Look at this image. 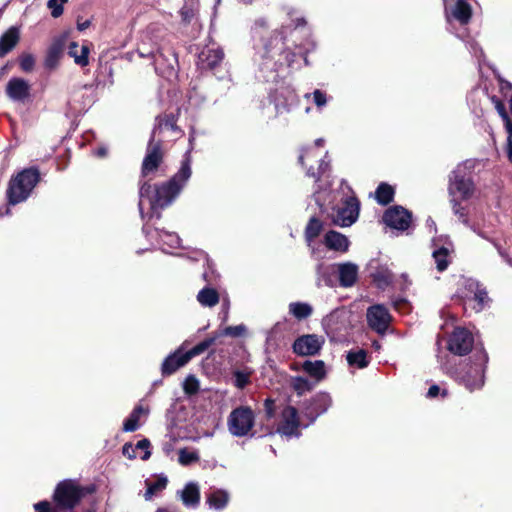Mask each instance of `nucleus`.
I'll return each instance as SVG.
<instances>
[{"label": "nucleus", "mask_w": 512, "mask_h": 512, "mask_svg": "<svg viewBox=\"0 0 512 512\" xmlns=\"http://www.w3.org/2000/svg\"><path fill=\"white\" fill-rule=\"evenodd\" d=\"M192 174L190 153L186 152L181 162L178 172L168 181L161 184L152 185L149 181H143L139 188L140 198L149 200L151 209V218L160 219L161 211L170 206L180 194L186 182Z\"/></svg>", "instance_id": "f257e3e1"}, {"label": "nucleus", "mask_w": 512, "mask_h": 512, "mask_svg": "<svg viewBox=\"0 0 512 512\" xmlns=\"http://www.w3.org/2000/svg\"><path fill=\"white\" fill-rule=\"evenodd\" d=\"M474 362L460 363L451 371L452 377L469 391L480 389L484 385V374L488 362L487 352L481 348L474 353Z\"/></svg>", "instance_id": "f03ea898"}, {"label": "nucleus", "mask_w": 512, "mask_h": 512, "mask_svg": "<svg viewBox=\"0 0 512 512\" xmlns=\"http://www.w3.org/2000/svg\"><path fill=\"white\" fill-rule=\"evenodd\" d=\"M40 180L41 173L36 166L25 168L12 176L6 191L8 203L16 205L25 201Z\"/></svg>", "instance_id": "7ed1b4c3"}, {"label": "nucleus", "mask_w": 512, "mask_h": 512, "mask_svg": "<svg viewBox=\"0 0 512 512\" xmlns=\"http://www.w3.org/2000/svg\"><path fill=\"white\" fill-rule=\"evenodd\" d=\"M285 30L275 31L270 40L263 45L261 50L258 52L260 54V59L270 60L273 59L275 55H283V60L287 62V64H308V53L304 51L301 47H296V51H290L285 49Z\"/></svg>", "instance_id": "20e7f679"}, {"label": "nucleus", "mask_w": 512, "mask_h": 512, "mask_svg": "<svg viewBox=\"0 0 512 512\" xmlns=\"http://www.w3.org/2000/svg\"><path fill=\"white\" fill-rule=\"evenodd\" d=\"M216 342V336H210L188 351H184L182 344L173 353L169 354L161 365V374L164 377L174 374L179 368L185 366L193 357L204 353Z\"/></svg>", "instance_id": "39448f33"}, {"label": "nucleus", "mask_w": 512, "mask_h": 512, "mask_svg": "<svg viewBox=\"0 0 512 512\" xmlns=\"http://www.w3.org/2000/svg\"><path fill=\"white\" fill-rule=\"evenodd\" d=\"M255 415L248 406H240L233 409L228 417V427L232 435L236 437L246 436L253 428Z\"/></svg>", "instance_id": "423d86ee"}, {"label": "nucleus", "mask_w": 512, "mask_h": 512, "mask_svg": "<svg viewBox=\"0 0 512 512\" xmlns=\"http://www.w3.org/2000/svg\"><path fill=\"white\" fill-rule=\"evenodd\" d=\"M95 70L93 71V74L95 76L92 83H86L84 84L83 88L74 90L71 93V96L68 100V104L70 105L71 109L81 112L83 110H86L87 107L91 105L93 102V99L91 95H85L83 89H86L88 86H98L100 84H103L105 82V72L107 71L108 66H93Z\"/></svg>", "instance_id": "0eeeda50"}, {"label": "nucleus", "mask_w": 512, "mask_h": 512, "mask_svg": "<svg viewBox=\"0 0 512 512\" xmlns=\"http://www.w3.org/2000/svg\"><path fill=\"white\" fill-rule=\"evenodd\" d=\"M164 160L163 141L154 139V135L150 136L146 155L141 165V176L148 177L155 173Z\"/></svg>", "instance_id": "6e6552de"}, {"label": "nucleus", "mask_w": 512, "mask_h": 512, "mask_svg": "<svg viewBox=\"0 0 512 512\" xmlns=\"http://www.w3.org/2000/svg\"><path fill=\"white\" fill-rule=\"evenodd\" d=\"M473 346L474 336L465 327H455L447 341V349L458 356L467 355L472 351Z\"/></svg>", "instance_id": "1a4fd4ad"}, {"label": "nucleus", "mask_w": 512, "mask_h": 512, "mask_svg": "<svg viewBox=\"0 0 512 512\" xmlns=\"http://www.w3.org/2000/svg\"><path fill=\"white\" fill-rule=\"evenodd\" d=\"M359 212L360 201L357 196L346 197L342 202V207L337 208L333 223L341 227H349L357 221Z\"/></svg>", "instance_id": "9d476101"}, {"label": "nucleus", "mask_w": 512, "mask_h": 512, "mask_svg": "<svg viewBox=\"0 0 512 512\" xmlns=\"http://www.w3.org/2000/svg\"><path fill=\"white\" fill-rule=\"evenodd\" d=\"M324 339L316 334H305L297 337L293 344L292 350L298 356H315L318 355Z\"/></svg>", "instance_id": "9b49d317"}, {"label": "nucleus", "mask_w": 512, "mask_h": 512, "mask_svg": "<svg viewBox=\"0 0 512 512\" xmlns=\"http://www.w3.org/2000/svg\"><path fill=\"white\" fill-rule=\"evenodd\" d=\"M449 192L451 195L459 194L461 199H469L474 192V183L464 170H455L449 177Z\"/></svg>", "instance_id": "f8f14e48"}, {"label": "nucleus", "mask_w": 512, "mask_h": 512, "mask_svg": "<svg viewBox=\"0 0 512 512\" xmlns=\"http://www.w3.org/2000/svg\"><path fill=\"white\" fill-rule=\"evenodd\" d=\"M383 221L393 229L405 231L412 222V213L402 206H392L384 212Z\"/></svg>", "instance_id": "ddd939ff"}, {"label": "nucleus", "mask_w": 512, "mask_h": 512, "mask_svg": "<svg viewBox=\"0 0 512 512\" xmlns=\"http://www.w3.org/2000/svg\"><path fill=\"white\" fill-rule=\"evenodd\" d=\"M366 317L369 327L378 334L387 331L392 319L388 309L381 304L370 306L367 309Z\"/></svg>", "instance_id": "4468645a"}, {"label": "nucleus", "mask_w": 512, "mask_h": 512, "mask_svg": "<svg viewBox=\"0 0 512 512\" xmlns=\"http://www.w3.org/2000/svg\"><path fill=\"white\" fill-rule=\"evenodd\" d=\"M300 420L295 407L288 405L281 412V419L277 426V432L281 435L291 437L298 436Z\"/></svg>", "instance_id": "2eb2a0df"}, {"label": "nucleus", "mask_w": 512, "mask_h": 512, "mask_svg": "<svg viewBox=\"0 0 512 512\" xmlns=\"http://www.w3.org/2000/svg\"><path fill=\"white\" fill-rule=\"evenodd\" d=\"M330 405L331 397L328 393H317L305 407V415L310 421H314L318 416L325 413Z\"/></svg>", "instance_id": "dca6fc26"}, {"label": "nucleus", "mask_w": 512, "mask_h": 512, "mask_svg": "<svg viewBox=\"0 0 512 512\" xmlns=\"http://www.w3.org/2000/svg\"><path fill=\"white\" fill-rule=\"evenodd\" d=\"M181 113V108L178 107L176 112L163 113L156 117V124L152 130L151 135H154V139H156V134L161 133L163 129H170L173 132L182 134V129L177 125L178 118Z\"/></svg>", "instance_id": "f3484780"}, {"label": "nucleus", "mask_w": 512, "mask_h": 512, "mask_svg": "<svg viewBox=\"0 0 512 512\" xmlns=\"http://www.w3.org/2000/svg\"><path fill=\"white\" fill-rule=\"evenodd\" d=\"M472 16V7L467 0H456V2L446 9V17L448 21L452 19L461 25L469 23Z\"/></svg>", "instance_id": "a211bd4d"}, {"label": "nucleus", "mask_w": 512, "mask_h": 512, "mask_svg": "<svg viewBox=\"0 0 512 512\" xmlns=\"http://www.w3.org/2000/svg\"><path fill=\"white\" fill-rule=\"evenodd\" d=\"M6 94L14 101L23 102L30 96V85L22 78H11L6 85Z\"/></svg>", "instance_id": "6ab92c4d"}, {"label": "nucleus", "mask_w": 512, "mask_h": 512, "mask_svg": "<svg viewBox=\"0 0 512 512\" xmlns=\"http://www.w3.org/2000/svg\"><path fill=\"white\" fill-rule=\"evenodd\" d=\"M270 98L274 102L276 111L278 113L282 110L289 109V106L296 100V94L291 87L286 86L275 89V91L270 94Z\"/></svg>", "instance_id": "aec40b11"}, {"label": "nucleus", "mask_w": 512, "mask_h": 512, "mask_svg": "<svg viewBox=\"0 0 512 512\" xmlns=\"http://www.w3.org/2000/svg\"><path fill=\"white\" fill-rule=\"evenodd\" d=\"M67 39L68 35L66 33H63L53 38L51 44L47 49L44 64H57L62 59Z\"/></svg>", "instance_id": "412c9836"}, {"label": "nucleus", "mask_w": 512, "mask_h": 512, "mask_svg": "<svg viewBox=\"0 0 512 512\" xmlns=\"http://www.w3.org/2000/svg\"><path fill=\"white\" fill-rule=\"evenodd\" d=\"M324 244L328 249L342 253L347 252L349 248L348 238L335 230H330L325 234Z\"/></svg>", "instance_id": "4be33fe9"}, {"label": "nucleus", "mask_w": 512, "mask_h": 512, "mask_svg": "<svg viewBox=\"0 0 512 512\" xmlns=\"http://www.w3.org/2000/svg\"><path fill=\"white\" fill-rule=\"evenodd\" d=\"M468 289L473 293V297L470 299V301L474 302L472 308L477 312L482 311L490 301L486 289L475 281L469 282Z\"/></svg>", "instance_id": "5701e85b"}, {"label": "nucleus", "mask_w": 512, "mask_h": 512, "mask_svg": "<svg viewBox=\"0 0 512 512\" xmlns=\"http://www.w3.org/2000/svg\"><path fill=\"white\" fill-rule=\"evenodd\" d=\"M339 282L342 287H351L358 276V266L347 262L338 265Z\"/></svg>", "instance_id": "b1692460"}, {"label": "nucleus", "mask_w": 512, "mask_h": 512, "mask_svg": "<svg viewBox=\"0 0 512 512\" xmlns=\"http://www.w3.org/2000/svg\"><path fill=\"white\" fill-rule=\"evenodd\" d=\"M19 38H20L19 29L16 27H10L0 37V56H4L8 52H10L18 43Z\"/></svg>", "instance_id": "393cba45"}, {"label": "nucleus", "mask_w": 512, "mask_h": 512, "mask_svg": "<svg viewBox=\"0 0 512 512\" xmlns=\"http://www.w3.org/2000/svg\"><path fill=\"white\" fill-rule=\"evenodd\" d=\"M301 367L304 372L317 381H321L326 377L325 363L322 360H306L302 363Z\"/></svg>", "instance_id": "a878e982"}, {"label": "nucleus", "mask_w": 512, "mask_h": 512, "mask_svg": "<svg viewBox=\"0 0 512 512\" xmlns=\"http://www.w3.org/2000/svg\"><path fill=\"white\" fill-rule=\"evenodd\" d=\"M346 360L350 367H355L358 369H364L370 363L368 352L364 349L348 351L346 355Z\"/></svg>", "instance_id": "bb28decb"}, {"label": "nucleus", "mask_w": 512, "mask_h": 512, "mask_svg": "<svg viewBox=\"0 0 512 512\" xmlns=\"http://www.w3.org/2000/svg\"><path fill=\"white\" fill-rule=\"evenodd\" d=\"M148 411L142 405H136L129 416L124 420L122 430L124 432H135L140 427V417Z\"/></svg>", "instance_id": "cd10ccee"}, {"label": "nucleus", "mask_w": 512, "mask_h": 512, "mask_svg": "<svg viewBox=\"0 0 512 512\" xmlns=\"http://www.w3.org/2000/svg\"><path fill=\"white\" fill-rule=\"evenodd\" d=\"M395 189L386 182H381L375 191V199L378 204L386 206L394 200Z\"/></svg>", "instance_id": "c85d7f7f"}, {"label": "nucleus", "mask_w": 512, "mask_h": 512, "mask_svg": "<svg viewBox=\"0 0 512 512\" xmlns=\"http://www.w3.org/2000/svg\"><path fill=\"white\" fill-rule=\"evenodd\" d=\"M181 499L185 506H197L200 502V491L198 486L194 483H188L182 491Z\"/></svg>", "instance_id": "c756f323"}, {"label": "nucleus", "mask_w": 512, "mask_h": 512, "mask_svg": "<svg viewBox=\"0 0 512 512\" xmlns=\"http://www.w3.org/2000/svg\"><path fill=\"white\" fill-rule=\"evenodd\" d=\"M219 293L215 288L205 287L198 292L197 300L202 306L213 307L219 303Z\"/></svg>", "instance_id": "7c9ffc66"}, {"label": "nucleus", "mask_w": 512, "mask_h": 512, "mask_svg": "<svg viewBox=\"0 0 512 512\" xmlns=\"http://www.w3.org/2000/svg\"><path fill=\"white\" fill-rule=\"evenodd\" d=\"M67 53L74 59L76 64H88L89 47L87 45L80 47L78 43L71 42Z\"/></svg>", "instance_id": "2f4dec72"}, {"label": "nucleus", "mask_w": 512, "mask_h": 512, "mask_svg": "<svg viewBox=\"0 0 512 512\" xmlns=\"http://www.w3.org/2000/svg\"><path fill=\"white\" fill-rule=\"evenodd\" d=\"M229 501V495L224 490H214L207 495V503L216 510H222Z\"/></svg>", "instance_id": "473e14b6"}, {"label": "nucleus", "mask_w": 512, "mask_h": 512, "mask_svg": "<svg viewBox=\"0 0 512 512\" xmlns=\"http://www.w3.org/2000/svg\"><path fill=\"white\" fill-rule=\"evenodd\" d=\"M432 256L436 263V268L439 272L445 271L451 263L450 251L444 246L434 250Z\"/></svg>", "instance_id": "72a5a7b5"}, {"label": "nucleus", "mask_w": 512, "mask_h": 512, "mask_svg": "<svg viewBox=\"0 0 512 512\" xmlns=\"http://www.w3.org/2000/svg\"><path fill=\"white\" fill-rule=\"evenodd\" d=\"M224 59V52L221 48H208L202 51L199 60L202 64H219Z\"/></svg>", "instance_id": "f704fd0d"}, {"label": "nucleus", "mask_w": 512, "mask_h": 512, "mask_svg": "<svg viewBox=\"0 0 512 512\" xmlns=\"http://www.w3.org/2000/svg\"><path fill=\"white\" fill-rule=\"evenodd\" d=\"M323 230V223L317 217H311L305 228V239L307 242L315 240Z\"/></svg>", "instance_id": "c9c22d12"}, {"label": "nucleus", "mask_w": 512, "mask_h": 512, "mask_svg": "<svg viewBox=\"0 0 512 512\" xmlns=\"http://www.w3.org/2000/svg\"><path fill=\"white\" fill-rule=\"evenodd\" d=\"M289 312L298 320H303L308 318L313 310L312 307L303 302H293L289 305Z\"/></svg>", "instance_id": "e433bc0d"}, {"label": "nucleus", "mask_w": 512, "mask_h": 512, "mask_svg": "<svg viewBox=\"0 0 512 512\" xmlns=\"http://www.w3.org/2000/svg\"><path fill=\"white\" fill-rule=\"evenodd\" d=\"M373 282L380 289H385L393 282V274L388 270H377L371 274Z\"/></svg>", "instance_id": "4c0bfd02"}, {"label": "nucleus", "mask_w": 512, "mask_h": 512, "mask_svg": "<svg viewBox=\"0 0 512 512\" xmlns=\"http://www.w3.org/2000/svg\"><path fill=\"white\" fill-rule=\"evenodd\" d=\"M253 371L251 369L235 370L233 371L234 386L238 389H244L251 383V375Z\"/></svg>", "instance_id": "58836bf2"}, {"label": "nucleus", "mask_w": 512, "mask_h": 512, "mask_svg": "<svg viewBox=\"0 0 512 512\" xmlns=\"http://www.w3.org/2000/svg\"><path fill=\"white\" fill-rule=\"evenodd\" d=\"M291 387L297 395L302 396L313 389V383L305 377L297 376L292 379Z\"/></svg>", "instance_id": "ea45409f"}, {"label": "nucleus", "mask_w": 512, "mask_h": 512, "mask_svg": "<svg viewBox=\"0 0 512 512\" xmlns=\"http://www.w3.org/2000/svg\"><path fill=\"white\" fill-rule=\"evenodd\" d=\"M168 483V480L166 477H160L154 482H147V489L145 492V499L149 500L152 498L154 494H156L158 491H162L166 488Z\"/></svg>", "instance_id": "a19ab883"}, {"label": "nucleus", "mask_w": 512, "mask_h": 512, "mask_svg": "<svg viewBox=\"0 0 512 512\" xmlns=\"http://www.w3.org/2000/svg\"><path fill=\"white\" fill-rule=\"evenodd\" d=\"M178 461L183 466H188L192 463L199 461V455L196 451H189L186 448L179 450Z\"/></svg>", "instance_id": "79ce46f5"}, {"label": "nucleus", "mask_w": 512, "mask_h": 512, "mask_svg": "<svg viewBox=\"0 0 512 512\" xmlns=\"http://www.w3.org/2000/svg\"><path fill=\"white\" fill-rule=\"evenodd\" d=\"M200 389L199 381L194 375H188L183 383V390L187 395H195Z\"/></svg>", "instance_id": "37998d69"}, {"label": "nucleus", "mask_w": 512, "mask_h": 512, "mask_svg": "<svg viewBox=\"0 0 512 512\" xmlns=\"http://www.w3.org/2000/svg\"><path fill=\"white\" fill-rule=\"evenodd\" d=\"M246 332V327L244 324H240L237 326H228L224 328L219 334H215L216 339L219 336H230V337H241Z\"/></svg>", "instance_id": "c03bdc74"}, {"label": "nucleus", "mask_w": 512, "mask_h": 512, "mask_svg": "<svg viewBox=\"0 0 512 512\" xmlns=\"http://www.w3.org/2000/svg\"><path fill=\"white\" fill-rule=\"evenodd\" d=\"M451 203H452V209H453L454 214L464 224H467L468 221H469L467 208L462 206L461 203L458 200H456V199H452Z\"/></svg>", "instance_id": "a18cd8bd"}, {"label": "nucleus", "mask_w": 512, "mask_h": 512, "mask_svg": "<svg viewBox=\"0 0 512 512\" xmlns=\"http://www.w3.org/2000/svg\"><path fill=\"white\" fill-rule=\"evenodd\" d=\"M67 0H48L47 6L51 9V15L54 18L59 17L63 13V4Z\"/></svg>", "instance_id": "49530a36"}, {"label": "nucleus", "mask_w": 512, "mask_h": 512, "mask_svg": "<svg viewBox=\"0 0 512 512\" xmlns=\"http://www.w3.org/2000/svg\"><path fill=\"white\" fill-rule=\"evenodd\" d=\"M492 101L495 105V108H496L498 114L502 118L503 122L508 121L510 119V116L506 110L505 103L500 98H498L496 96L492 97Z\"/></svg>", "instance_id": "de8ad7c7"}, {"label": "nucleus", "mask_w": 512, "mask_h": 512, "mask_svg": "<svg viewBox=\"0 0 512 512\" xmlns=\"http://www.w3.org/2000/svg\"><path fill=\"white\" fill-rule=\"evenodd\" d=\"M150 446H151V443H150L149 439L144 438L142 440H139L134 447L135 451L137 449L144 451V454L141 456V459L144 461L148 460L151 456Z\"/></svg>", "instance_id": "09e8293b"}, {"label": "nucleus", "mask_w": 512, "mask_h": 512, "mask_svg": "<svg viewBox=\"0 0 512 512\" xmlns=\"http://www.w3.org/2000/svg\"><path fill=\"white\" fill-rule=\"evenodd\" d=\"M35 512H61L60 510H57V507L55 504H51L47 500H43L40 502H37L34 504Z\"/></svg>", "instance_id": "8fccbe9b"}, {"label": "nucleus", "mask_w": 512, "mask_h": 512, "mask_svg": "<svg viewBox=\"0 0 512 512\" xmlns=\"http://www.w3.org/2000/svg\"><path fill=\"white\" fill-rule=\"evenodd\" d=\"M313 100L317 107H323L327 103L326 94L319 89L313 92Z\"/></svg>", "instance_id": "3c124183"}, {"label": "nucleus", "mask_w": 512, "mask_h": 512, "mask_svg": "<svg viewBox=\"0 0 512 512\" xmlns=\"http://www.w3.org/2000/svg\"><path fill=\"white\" fill-rule=\"evenodd\" d=\"M122 454L130 460H134L137 457L135 448L133 447L131 442H127L123 445Z\"/></svg>", "instance_id": "603ef678"}, {"label": "nucleus", "mask_w": 512, "mask_h": 512, "mask_svg": "<svg viewBox=\"0 0 512 512\" xmlns=\"http://www.w3.org/2000/svg\"><path fill=\"white\" fill-rule=\"evenodd\" d=\"M264 409L268 419H271L275 415V401L271 398H267L264 402Z\"/></svg>", "instance_id": "864d4df0"}, {"label": "nucleus", "mask_w": 512, "mask_h": 512, "mask_svg": "<svg viewBox=\"0 0 512 512\" xmlns=\"http://www.w3.org/2000/svg\"><path fill=\"white\" fill-rule=\"evenodd\" d=\"M330 169L329 162H326L324 159L320 160L319 166L317 168V172L319 173L320 178Z\"/></svg>", "instance_id": "5fc2aeb1"}, {"label": "nucleus", "mask_w": 512, "mask_h": 512, "mask_svg": "<svg viewBox=\"0 0 512 512\" xmlns=\"http://www.w3.org/2000/svg\"><path fill=\"white\" fill-rule=\"evenodd\" d=\"M440 394V387L436 384L431 385L427 392V398H435Z\"/></svg>", "instance_id": "6e6d98bb"}, {"label": "nucleus", "mask_w": 512, "mask_h": 512, "mask_svg": "<svg viewBox=\"0 0 512 512\" xmlns=\"http://www.w3.org/2000/svg\"><path fill=\"white\" fill-rule=\"evenodd\" d=\"M181 14L185 21H190L191 18L193 17V10L187 7H183L181 9Z\"/></svg>", "instance_id": "4d7b16f0"}, {"label": "nucleus", "mask_w": 512, "mask_h": 512, "mask_svg": "<svg viewBox=\"0 0 512 512\" xmlns=\"http://www.w3.org/2000/svg\"><path fill=\"white\" fill-rule=\"evenodd\" d=\"M34 57L31 54H23L20 58V64H34Z\"/></svg>", "instance_id": "13d9d810"}, {"label": "nucleus", "mask_w": 512, "mask_h": 512, "mask_svg": "<svg viewBox=\"0 0 512 512\" xmlns=\"http://www.w3.org/2000/svg\"><path fill=\"white\" fill-rule=\"evenodd\" d=\"M107 154H108V150L104 146L98 147L94 151V155L99 158H104L105 156H107Z\"/></svg>", "instance_id": "bf43d9fd"}, {"label": "nucleus", "mask_w": 512, "mask_h": 512, "mask_svg": "<svg viewBox=\"0 0 512 512\" xmlns=\"http://www.w3.org/2000/svg\"><path fill=\"white\" fill-rule=\"evenodd\" d=\"M306 174H307V176L313 178L315 182H319L320 181L319 173L317 171H315L313 167H310L307 170Z\"/></svg>", "instance_id": "052dcab7"}, {"label": "nucleus", "mask_w": 512, "mask_h": 512, "mask_svg": "<svg viewBox=\"0 0 512 512\" xmlns=\"http://www.w3.org/2000/svg\"><path fill=\"white\" fill-rule=\"evenodd\" d=\"M306 26V20L304 18H297L294 20V28L295 30L299 28H304Z\"/></svg>", "instance_id": "680f3d73"}, {"label": "nucleus", "mask_w": 512, "mask_h": 512, "mask_svg": "<svg viewBox=\"0 0 512 512\" xmlns=\"http://www.w3.org/2000/svg\"><path fill=\"white\" fill-rule=\"evenodd\" d=\"M89 26H90V21L89 20H84L82 22L78 20V22H77V28H78L79 31H84Z\"/></svg>", "instance_id": "e2e57ef3"}, {"label": "nucleus", "mask_w": 512, "mask_h": 512, "mask_svg": "<svg viewBox=\"0 0 512 512\" xmlns=\"http://www.w3.org/2000/svg\"><path fill=\"white\" fill-rule=\"evenodd\" d=\"M506 150H507L508 159L512 163V139H510V138H507Z\"/></svg>", "instance_id": "0e129e2a"}, {"label": "nucleus", "mask_w": 512, "mask_h": 512, "mask_svg": "<svg viewBox=\"0 0 512 512\" xmlns=\"http://www.w3.org/2000/svg\"><path fill=\"white\" fill-rule=\"evenodd\" d=\"M504 125L509 134L508 138L512 139V120L509 119L508 121L504 122Z\"/></svg>", "instance_id": "69168bd1"}, {"label": "nucleus", "mask_w": 512, "mask_h": 512, "mask_svg": "<svg viewBox=\"0 0 512 512\" xmlns=\"http://www.w3.org/2000/svg\"><path fill=\"white\" fill-rule=\"evenodd\" d=\"M499 82H500V87L501 89H505V88H508V89H511L512 88V85L510 82L508 81H505L503 80L502 78L499 77Z\"/></svg>", "instance_id": "338daca9"}, {"label": "nucleus", "mask_w": 512, "mask_h": 512, "mask_svg": "<svg viewBox=\"0 0 512 512\" xmlns=\"http://www.w3.org/2000/svg\"><path fill=\"white\" fill-rule=\"evenodd\" d=\"M255 24L260 27H264V26H266V20L264 18H260V19L256 20Z\"/></svg>", "instance_id": "774afa93"}]
</instances>
